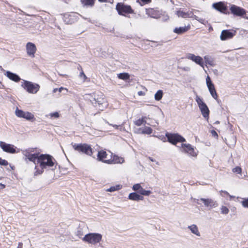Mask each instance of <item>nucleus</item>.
<instances>
[{"instance_id": "obj_1", "label": "nucleus", "mask_w": 248, "mask_h": 248, "mask_svg": "<svg viewBox=\"0 0 248 248\" xmlns=\"http://www.w3.org/2000/svg\"><path fill=\"white\" fill-rule=\"evenodd\" d=\"M55 161V159L51 155L47 154H41L39 155L38 159V163L42 169L53 166Z\"/></svg>"}, {"instance_id": "obj_2", "label": "nucleus", "mask_w": 248, "mask_h": 248, "mask_svg": "<svg viewBox=\"0 0 248 248\" xmlns=\"http://www.w3.org/2000/svg\"><path fill=\"white\" fill-rule=\"evenodd\" d=\"M199 11L197 10H195L193 9H192L191 10H188L187 12H184L181 10L177 11V15L179 17H181L183 18H194L195 19L199 21V22L205 24L206 22H207L206 21H205V19L199 18L198 16H197L196 15H194V13H197Z\"/></svg>"}, {"instance_id": "obj_3", "label": "nucleus", "mask_w": 248, "mask_h": 248, "mask_svg": "<svg viewBox=\"0 0 248 248\" xmlns=\"http://www.w3.org/2000/svg\"><path fill=\"white\" fill-rule=\"evenodd\" d=\"M102 236L98 233H89L86 234L82 240L86 243L92 245H95L99 243L102 240Z\"/></svg>"}, {"instance_id": "obj_4", "label": "nucleus", "mask_w": 248, "mask_h": 248, "mask_svg": "<svg viewBox=\"0 0 248 248\" xmlns=\"http://www.w3.org/2000/svg\"><path fill=\"white\" fill-rule=\"evenodd\" d=\"M73 147L74 149V150L79 152L85 154L87 155L91 156L93 154L92 149L91 146L87 144L75 143L73 145Z\"/></svg>"}, {"instance_id": "obj_5", "label": "nucleus", "mask_w": 248, "mask_h": 248, "mask_svg": "<svg viewBox=\"0 0 248 248\" xmlns=\"http://www.w3.org/2000/svg\"><path fill=\"white\" fill-rule=\"evenodd\" d=\"M21 86L31 93H36L40 88L38 84L26 80H23L21 83Z\"/></svg>"}, {"instance_id": "obj_6", "label": "nucleus", "mask_w": 248, "mask_h": 248, "mask_svg": "<svg viewBox=\"0 0 248 248\" xmlns=\"http://www.w3.org/2000/svg\"><path fill=\"white\" fill-rule=\"evenodd\" d=\"M230 12L234 16H239L248 19L246 17L247 11L244 8L234 4L231 5L230 8Z\"/></svg>"}, {"instance_id": "obj_7", "label": "nucleus", "mask_w": 248, "mask_h": 248, "mask_svg": "<svg viewBox=\"0 0 248 248\" xmlns=\"http://www.w3.org/2000/svg\"><path fill=\"white\" fill-rule=\"evenodd\" d=\"M90 100L93 106L100 110H103L104 108H106L107 106L106 99L102 97H96L94 96L92 99H90Z\"/></svg>"}, {"instance_id": "obj_8", "label": "nucleus", "mask_w": 248, "mask_h": 248, "mask_svg": "<svg viewBox=\"0 0 248 248\" xmlns=\"http://www.w3.org/2000/svg\"><path fill=\"white\" fill-rule=\"evenodd\" d=\"M195 100L198 105L203 117L205 118H208L209 116V110L207 105L203 101L202 99L200 98L198 95L196 96Z\"/></svg>"}, {"instance_id": "obj_9", "label": "nucleus", "mask_w": 248, "mask_h": 248, "mask_svg": "<svg viewBox=\"0 0 248 248\" xmlns=\"http://www.w3.org/2000/svg\"><path fill=\"white\" fill-rule=\"evenodd\" d=\"M166 136L167 138L168 141L173 145H176L179 142H183L186 141L185 139L178 134L167 133L166 134Z\"/></svg>"}, {"instance_id": "obj_10", "label": "nucleus", "mask_w": 248, "mask_h": 248, "mask_svg": "<svg viewBox=\"0 0 248 248\" xmlns=\"http://www.w3.org/2000/svg\"><path fill=\"white\" fill-rule=\"evenodd\" d=\"M116 9L120 15H124V14L133 13V10L130 6L125 5L121 3H118L117 4Z\"/></svg>"}, {"instance_id": "obj_11", "label": "nucleus", "mask_w": 248, "mask_h": 248, "mask_svg": "<svg viewBox=\"0 0 248 248\" xmlns=\"http://www.w3.org/2000/svg\"><path fill=\"white\" fill-rule=\"evenodd\" d=\"M236 31L230 30H224L222 31L220 35V38L222 41L230 39L235 35Z\"/></svg>"}, {"instance_id": "obj_12", "label": "nucleus", "mask_w": 248, "mask_h": 248, "mask_svg": "<svg viewBox=\"0 0 248 248\" xmlns=\"http://www.w3.org/2000/svg\"><path fill=\"white\" fill-rule=\"evenodd\" d=\"M15 114L18 117L23 118L27 120H31L34 118V115L31 112H25L16 108Z\"/></svg>"}, {"instance_id": "obj_13", "label": "nucleus", "mask_w": 248, "mask_h": 248, "mask_svg": "<svg viewBox=\"0 0 248 248\" xmlns=\"http://www.w3.org/2000/svg\"><path fill=\"white\" fill-rule=\"evenodd\" d=\"M0 147L5 152L11 154L16 153V148L14 145L8 144L3 141H0Z\"/></svg>"}, {"instance_id": "obj_14", "label": "nucleus", "mask_w": 248, "mask_h": 248, "mask_svg": "<svg viewBox=\"0 0 248 248\" xmlns=\"http://www.w3.org/2000/svg\"><path fill=\"white\" fill-rule=\"evenodd\" d=\"M186 58L189 60H192L196 63L204 68V62L201 57L199 56H195L194 54L192 53H187L186 55Z\"/></svg>"}, {"instance_id": "obj_15", "label": "nucleus", "mask_w": 248, "mask_h": 248, "mask_svg": "<svg viewBox=\"0 0 248 248\" xmlns=\"http://www.w3.org/2000/svg\"><path fill=\"white\" fill-rule=\"evenodd\" d=\"M206 85L208 88V90L210 93V94L211 95L214 97L215 99H217V94L214 87V84L212 83L211 79L209 77V76H207L206 79Z\"/></svg>"}, {"instance_id": "obj_16", "label": "nucleus", "mask_w": 248, "mask_h": 248, "mask_svg": "<svg viewBox=\"0 0 248 248\" xmlns=\"http://www.w3.org/2000/svg\"><path fill=\"white\" fill-rule=\"evenodd\" d=\"M36 50V47L33 43L28 42L26 44L27 53L29 56L31 57H34Z\"/></svg>"}, {"instance_id": "obj_17", "label": "nucleus", "mask_w": 248, "mask_h": 248, "mask_svg": "<svg viewBox=\"0 0 248 248\" xmlns=\"http://www.w3.org/2000/svg\"><path fill=\"white\" fill-rule=\"evenodd\" d=\"M181 147L183 148L184 151L189 154L192 156H196L197 155L193 147L189 144H181Z\"/></svg>"}, {"instance_id": "obj_18", "label": "nucleus", "mask_w": 248, "mask_h": 248, "mask_svg": "<svg viewBox=\"0 0 248 248\" xmlns=\"http://www.w3.org/2000/svg\"><path fill=\"white\" fill-rule=\"evenodd\" d=\"M218 12L226 15L230 14L227 4L222 1L218 2Z\"/></svg>"}, {"instance_id": "obj_19", "label": "nucleus", "mask_w": 248, "mask_h": 248, "mask_svg": "<svg viewBox=\"0 0 248 248\" xmlns=\"http://www.w3.org/2000/svg\"><path fill=\"white\" fill-rule=\"evenodd\" d=\"M200 201L202 202L206 207L209 208H212L215 205L214 201L210 199L201 198L200 200H197V203L198 204H200Z\"/></svg>"}, {"instance_id": "obj_20", "label": "nucleus", "mask_w": 248, "mask_h": 248, "mask_svg": "<svg viewBox=\"0 0 248 248\" xmlns=\"http://www.w3.org/2000/svg\"><path fill=\"white\" fill-rule=\"evenodd\" d=\"M107 154L105 151H101L98 152L97 154V157L99 161H102L105 163H107L108 164L110 163L112 161L109 159L104 160L107 157Z\"/></svg>"}, {"instance_id": "obj_21", "label": "nucleus", "mask_w": 248, "mask_h": 248, "mask_svg": "<svg viewBox=\"0 0 248 248\" xmlns=\"http://www.w3.org/2000/svg\"><path fill=\"white\" fill-rule=\"evenodd\" d=\"M146 14L152 18H158L160 17L159 11L153 8L146 9Z\"/></svg>"}, {"instance_id": "obj_22", "label": "nucleus", "mask_w": 248, "mask_h": 248, "mask_svg": "<svg viewBox=\"0 0 248 248\" xmlns=\"http://www.w3.org/2000/svg\"><path fill=\"white\" fill-rule=\"evenodd\" d=\"M190 29V25H188L186 26L181 27H177L173 29V31L177 33L178 34H183L187 31H188Z\"/></svg>"}, {"instance_id": "obj_23", "label": "nucleus", "mask_w": 248, "mask_h": 248, "mask_svg": "<svg viewBox=\"0 0 248 248\" xmlns=\"http://www.w3.org/2000/svg\"><path fill=\"white\" fill-rule=\"evenodd\" d=\"M5 75L11 80L18 82L20 80V77L16 74L10 71H7Z\"/></svg>"}, {"instance_id": "obj_24", "label": "nucleus", "mask_w": 248, "mask_h": 248, "mask_svg": "<svg viewBox=\"0 0 248 248\" xmlns=\"http://www.w3.org/2000/svg\"><path fill=\"white\" fill-rule=\"evenodd\" d=\"M153 130L151 128L148 126L140 128L137 129V133L144 134H150L152 133Z\"/></svg>"}, {"instance_id": "obj_25", "label": "nucleus", "mask_w": 248, "mask_h": 248, "mask_svg": "<svg viewBox=\"0 0 248 248\" xmlns=\"http://www.w3.org/2000/svg\"><path fill=\"white\" fill-rule=\"evenodd\" d=\"M129 199L135 201L143 200V197L135 192L131 193L128 196Z\"/></svg>"}, {"instance_id": "obj_26", "label": "nucleus", "mask_w": 248, "mask_h": 248, "mask_svg": "<svg viewBox=\"0 0 248 248\" xmlns=\"http://www.w3.org/2000/svg\"><path fill=\"white\" fill-rule=\"evenodd\" d=\"M187 228L192 233L198 236H200L201 234L196 225L192 224L188 226Z\"/></svg>"}, {"instance_id": "obj_27", "label": "nucleus", "mask_w": 248, "mask_h": 248, "mask_svg": "<svg viewBox=\"0 0 248 248\" xmlns=\"http://www.w3.org/2000/svg\"><path fill=\"white\" fill-rule=\"evenodd\" d=\"M39 155L37 154H31V155H29V157L27 159L30 161L33 162L35 164L38 163V159Z\"/></svg>"}, {"instance_id": "obj_28", "label": "nucleus", "mask_w": 248, "mask_h": 248, "mask_svg": "<svg viewBox=\"0 0 248 248\" xmlns=\"http://www.w3.org/2000/svg\"><path fill=\"white\" fill-rule=\"evenodd\" d=\"M147 118L146 117H142L141 119H139L138 120L134 122V124L135 125L139 126L142 125V124H146V122L145 120Z\"/></svg>"}, {"instance_id": "obj_29", "label": "nucleus", "mask_w": 248, "mask_h": 248, "mask_svg": "<svg viewBox=\"0 0 248 248\" xmlns=\"http://www.w3.org/2000/svg\"><path fill=\"white\" fill-rule=\"evenodd\" d=\"M84 228L85 227H82L81 225H79L77 229V231L76 232V235L78 236L79 238H81L84 235Z\"/></svg>"}, {"instance_id": "obj_30", "label": "nucleus", "mask_w": 248, "mask_h": 248, "mask_svg": "<svg viewBox=\"0 0 248 248\" xmlns=\"http://www.w3.org/2000/svg\"><path fill=\"white\" fill-rule=\"evenodd\" d=\"M117 77L119 79L123 80L128 79L130 78L129 75L126 73H120L117 75Z\"/></svg>"}, {"instance_id": "obj_31", "label": "nucleus", "mask_w": 248, "mask_h": 248, "mask_svg": "<svg viewBox=\"0 0 248 248\" xmlns=\"http://www.w3.org/2000/svg\"><path fill=\"white\" fill-rule=\"evenodd\" d=\"M163 91L161 90H159L157 91V92L155 94V99L156 101H159L161 99L163 96Z\"/></svg>"}, {"instance_id": "obj_32", "label": "nucleus", "mask_w": 248, "mask_h": 248, "mask_svg": "<svg viewBox=\"0 0 248 248\" xmlns=\"http://www.w3.org/2000/svg\"><path fill=\"white\" fill-rule=\"evenodd\" d=\"M81 2L84 6H93L94 3V0H81Z\"/></svg>"}, {"instance_id": "obj_33", "label": "nucleus", "mask_w": 248, "mask_h": 248, "mask_svg": "<svg viewBox=\"0 0 248 248\" xmlns=\"http://www.w3.org/2000/svg\"><path fill=\"white\" fill-rule=\"evenodd\" d=\"M113 161H114L115 163L122 164L124 162V160L123 157H120L118 156L115 155L113 157Z\"/></svg>"}, {"instance_id": "obj_34", "label": "nucleus", "mask_w": 248, "mask_h": 248, "mask_svg": "<svg viewBox=\"0 0 248 248\" xmlns=\"http://www.w3.org/2000/svg\"><path fill=\"white\" fill-rule=\"evenodd\" d=\"M122 187V186L120 185H117L116 186H111L110 188L107 189V191L108 192H114L116 190H119Z\"/></svg>"}, {"instance_id": "obj_35", "label": "nucleus", "mask_w": 248, "mask_h": 248, "mask_svg": "<svg viewBox=\"0 0 248 248\" xmlns=\"http://www.w3.org/2000/svg\"><path fill=\"white\" fill-rule=\"evenodd\" d=\"M139 193L144 196H149L152 193L150 190H146L143 188L141 189V190L139 191Z\"/></svg>"}, {"instance_id": "obj_36", "label": "nucleus", "mask_w": 248, "mask_h": 248, "mask_svg": "<svg viewBox=\"0 0 248 248\" xmlns=\"http://www.w3.org/2000/svg\"><path fill=\"white\" fill-rule=\"evenodd\" d=\"M142 187L140 185V184H136L133 186L132 189L134 191H140L141 190V189H142Z\"/></svg>"}, {"instance_id": "obj_37", "label": "nucleus", "mask_w": 248, "mask_h": 248, "mask_svg": "<svg viewBox=\"0 0 248 248\" xmlns=\"http://www.w3.org/2000/svg\"><path fill=\"white\" fill-rule=\"evenodd\" d=\"M35 169L36 170V171L34 172V175H37L39 174H41L44 172V170L41 169V170H39L37 169V167L36 166H35Z\"/></svg>"}, {"instance_id": "obj_38", "label": "nucleus", "mask_w": 248, "mask_h": 248, "mask_svg": "<svg viewBox=\"0 0 248 248\" xmlns=\"http://www.w3.org/2000/svg\"><path fill=\"white\" fill-rule=\"evenodd\" d=\"M232 171L233 172H236L237 174H240L241 173L242 169H241V167L237 166V167L234 168L232 169Z\"/></svg>"}, {"instance_id": "obj_39", "label": "nucleus", "mask_w": 248, "mask_h": 248, "mask_svg": "<svg viewBox=\"0 0 248 248\" xmlns=\"http://www.w3.org/2000/svg\"><path fill=\"white\" fill-rule=\"evenodd\" d=\"M221 213L223 214H227L229 212V209L226 206H222L221 208Z\"/></svg>"}, {"instance_id": "obj_40", "label": "nucleus", "mask_w": 248, "mask_h": 248, "mask_svg": "<svg viewBox=\"0 0 248 248\" xmlns=\"http://www.w3.org/2000/svg\"><path fill=\"white\" fill-rule=\"evenodd\" d=\"M49 116H50L51 118L54 117L55 118H58L59 117L60 115L58 112H55L51 113L49 114Z\"/></svg>"}, {"instance_id": "obj_41", "label": "nucleus", "mask_w": 248, "mask_h": 248, "mask_svg": "<svg viewBox=\"0 0 248 248\" xmlns=\"http://www.w3.org/2000/svg\"><path fill=\"white\" fill-rule=\"evenodd\" d=\"M242 204L244 207L248 208V198L247 199H245L242 202Z\"/></svg>"}, {"instance_id": "obj_42", "label": "nucleus", "mask_w": 248, "mask_h": 248, "mask_svg": "<svg viewBox=\"0 0 248 248\" xmlns=\"http://www.w3.org/2000/svg\"><path fill=\"white\" fill-rule=\"evenodd\" d=\"M79 77L81 78H83V81H85L87 78L86 75L84 74V72L82 70L80 73Z\"/></svg>"}, {"instance_id": "obj_43", "label": "nucleus", "mask_w": 248, "mask_h": 248, "mask_svg": "<svg viewBox=\"0 0 248 248\" xmlns=\"http://www.w3.org/2000/svg\"><path fill=\"white\" fill-rule=\"evenodd\" d=\"M0 165L7 166L8 165V162L6 160L3 159L0 157Z\"/></svg>"}, {"instance_id": "obj_44", "label": "nucleus", "mask_w": 248, "mask_h": 248, "mask_svg": "<svg viewBox=\"0 0 248 248\" xmlns=\"http://www.w3.org/2000/svg\"><path fill=\"white\" fill-rule=\"evenodd\" d=\"M24 155L26 157V158L29 157V155H31V154H30L29 150H26L24 151Z\"/></svg>"}, {"instance_id": "obj_45", "label": "nucleus", "mask_w": 248, "mask_h": 248, "mask_svg": "<svg viewBox=\"0 0 248 248\" xmlns=\"http://www.w3.org/2000/svg\"><path fill=\"white\" fill-rule=\"evenodd\" d=\"M109 124L110 125L113 126V127H114L115 129H120V130H121L122 129V126L121 125H116V124L112 125V124Z\"/></svg>"}, {"instance_id": "obj_46", "label": "nucleus", "mask_w": 248, "mask_h": 248, "mask_svg": "<svg viewBox=\"0 0 248 248\" xmlns=\"http://www.w3.org/2000/svg\"><path fill=\"white\" fill-rule=\"evenodd\" d=\"M220 194L222 196H224V195L228 196L229 195V193L227 191H220Z\"/></svg>"}, {"instance_id": "obj_47", "label": "nucleus", "mask_w": 248, "mask_h": 248, "mask_svg": "<svg viewBox=\"0 0 248 248\" xmlns=\"http://www.w3.org/2000/svg\"><path fill=\"white\" fill-rule=\"evenodd\" d=\"M211 133L212 135L213 136H215L217 135V133L216 131L215 130H212L211 131Z\"/></svg>"}, {"instance_id": "obj_48", "label": "nucleus", "mask_w": 248, "mask_h": 248, "mask_svg": "<svg viewBox=\"0 0 248 248\" xmlns=\"http://www.w3.org/2000/svg\"><path fill=\"white\" fill-rule=\"evenodd\" d=\"M232 144L235 143L236 141V138L235 137H234L233 135H232Z\"/></svg>"}, {"instance_id": "obj_49", "label": "nucleus", "mask_w": 248, "mask_h": 248, "mask_svg": "<svg viewBox=\"0 0 248 248\" xmlns=\"http://www.w3.org/2000/svg\"><path fill=\"white\" fill-rule=\"evenodd\" d=\"M212 6L215 9L217 10V2L214 3Z\"/></svg>"}, {"instance_id": "obj_50", "label": "nucleus", "mask_w": 248, "mask_h": 248, "mask_svg": "<svg viewBox=\"0 0 248 248\" xmlns=\"http://www.w3.org/2000/svg\"><path fill=\"white\" fill-rule=\"evenodd\" d=\"M23 244L21 242L18 243V247L17 248H22Z\"/></svg>"}, {"instance_id": "obj_51", "label": "nucleus", "mask_w": 248, "mask_h": 248, "mask_svg": "<svg viewBox=\"0 0 248 248\" xmlns=\"http://www.w3.org/2000/svg\"><path fill=\"white\" fill-rule=\"evenodd\" d=\"M141 1L144 3H148L151 1V0H141Z\"/></svg>"}, {"instance_id": "obj_52", "label": "nucleus", "mask_w": 248, "mask_h": 248, "mask_svg": "<svg viewBox=\"0 0 248 248\" xmlns=\"http://www.w3.org/2000/svg\"><path fill=\"white\" fill-rule=\"evenodd\" d=\"M65 89L63 87H61L60 88L58 89V91L59 92H61L62 91V90Z\"/></svg>"}, {"instance_id": "obj_53", "label": "nucleus", "mask_w": 248, "mask_h": 248, "mask_svg": "<svg viewBox=\"0 0 248 248\" xmlns=\"http://www.w3.org/2000/svg\"><path fill=\"white\" fill-rule=\"evenodd\" d=\"M149 159L151 161H152V162L155 161V160H154L153 158H152V157H149Z\"/></svg>"}, {"instance_id": "obj_54", "label": "nucleus", "mask_w": 248, "mask_h": 248, "mask_svg": "<svg viewBox=\"0 0 248 248\" xmlns=\"http://www.w3.org/2000/svg\"><path fill=\"white\" fill-rule=\"evenodd\" d=\"M98 1L101 2H105L107 1V0H98Z\"/></svg>"}, {"instance_id": "obj_55", "label": "nucleus", "mask_w": 248, "mask_h": 248, "mask_svg": "<svg viewBox=\"0 0 248 248\" xmlns=\"http://www.w3.org/2000/svg\"><path fill=\"white\" fill-rule=\"evenodd\" d=\"M142 91H140L138 92V94L140 95H142Z\"/></svg>"}, {"instance_id": "obj_56", "label": "nucleus", "mask_w": 248, "mask_h": 248, "mask_svg": "<svg viewBox=\"0 0 248 248\" xmlns=\"http://www.w3.org/2000/svg\"><path fill=\"white\" fill-rule=\"evenodd\" d=\"M57 91H58V88H55L53 90V92L54 93H56Z\"/></svg>"}, {"instance_id": "obj_57", "label": "nucleus", "mask_w": 248, "mask_h": 248, "mask_svg": "<svg viewBox=\"0 0 248 248\" xmlns=\"http://www.w3.org/2000/svg\"><path fill=\"white\" fill-rule=\"evenodd\" d=\"M67 16H68V17H69L70 18H72V15H67Z\"/></svg>"}, {"instance_id": "obj_58", "label": "nucleus", "mask_w": 248, "mask_h": 248, "mask_svg": "<svg viewBox=\"0 0 248 248\" xmlns=\"http://www.w3.org/2000/svg\"><path fill=\"white\" fill-rule=\"evenodd\" d=\"M211 30H213V28H212L211 27H210L209 28V31H211Z\"/></svg>"}, {"instance_id": "obj_59", "label": "nucleus", "mask_w": 248, "mask_h": 248, "mask_svg": "<svg viewBox=\"0 0 248 248\" xmlns=\"http://www.w3.org/2000/svg\"><path fill=\"white\" fill-rule=\"evenodd\" d=\"M0 69L2 70V67L1 66H0Z\"/></svg>"}, {"instance_id": "obj_60", "label": "nucleus", "mask_w": 248, "mask_h": 248, "mask_svg": "<svg viewBox=\"0 0 248 248\" xmlns=\"http://www.w3.org/2000/svg\"><path fill=\"white\" fill-rule=\"evenodd\" d=\"M226 143L227 144H229L227 141H226Z\"/></svg>"}, {"instance_id": "obj_61", "label": "nucleus", "mask_w": 248, "mask_h": 248, "mask_svg": "<svg viewBox=\"0 0 248 248\" xmlns=\"http://www.w3.org/2000/svg\"><path fill=\"white\" fill-rule=\"evenodd\" d=\"M81 68V66H79V67H78V68Z\"/></svg>"}]
</instances>
